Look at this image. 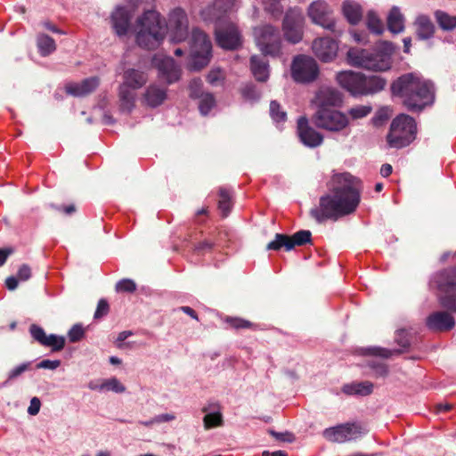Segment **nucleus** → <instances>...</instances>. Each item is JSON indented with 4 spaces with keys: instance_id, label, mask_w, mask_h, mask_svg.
I'll return each instance as SVG.
<instances>
[{
    "instance_id": "2",
    "label": "nucleus",
    "mask_w": 456,
    "mask_h": 456,
    "mask_svg": "<svg viewBox=\"0 0 456 456\" xmlns=\"http://www.w3.org/2000/svg\"><path fill=\"white\" fill-rule=\"evenodd\" d=\"M137 25L136 43L147 50H154L160 45L168 28L172 33V40L175 43L183 42L188 37V18L182 8H175L170 12L168 25L154 10L144 12L138 18Z\"/></svg>"
},
{
    "instance_id": "27",
    "label": "nucleus",
    "mask_w": 456,
    "mask_h": 456,
    "mask_svg": "<svg viewBox=\"0 0 456 456\" xmlns=\"http://www.w3.org/2000/svg\"><path fill=\"white\" fill-rule=\"evenodd\" d=\"M148 74L141 69L131 68L124 71L122 86L137 90L142 88L148 81Z\"/></svg>"
},
{
    "instance_id": "18",
    "label": "nucleus",
    "mask_w": 456,
    "mask_h": 456,
    "mask_svg": "<svg viewBox=\"0 0 456 456\" xmlns=\"http://www.w3.org/2000/svg\"><path fill=\"white\" fill-rule=\"evenodd\" d=\"M236 0H214L213 4L204 9L201 12L205 20L215 23L221 20H230L228 19L235 6Z\"/></svg>"
},
{
    "instance_id": "20",
    "label": "nucleus",
    "mask_w": 456,
    "mask_h": 456,
    "mask_svg": "<svg viewBox=\"0 0 456 456\" xmlns=\"http://www.w3.org/2000/svg\"><path fill=\"white\" fill-rule=\"evenodd\" d=\"M297 134L301 142L309 148H316L323 142L322 134L309 126L305 116L297 119Z\"/></svg>"
},
{
    "instance_id": "14",
    "label": "nucleus",
    "mask_w": 456,
    "mask_h": 456,
    "mask_svg": "<svg viewBox=\"0 0 456 456\" xmlns=\"http://www.w3.org/2000/svg\"><path fill=\"white\" fill-rule=\"evenodd\" d=\"M305 18L297 9H290L284 16L282 28L284 37L291 44H297L303 38Z\"/></svg>"
},
{
    "instance_id": "4",
    "label": "nucleus",
    "mask_w": 456,
    "mask_h": 456,
    "mask_svg": "<svg viewBox=\"0 0 456 456\" xmlns=\"http://www.w3.org/2000/svg\"><path fill=\"white\" fill-rule=\"evenodd\" d=\"M393 44L381 42L373 50L351 47L346 53L348 64L374 71H385L391 68V56L394 53Z\"/></svg>"
},
{
    "instance_id": "38",
    "label": "nucleus",
    "mask_w": 456,
    "mask_h": 456,
    "mask_svg": "<svg viewBox=\"0 0 456 456\" xmlns=\"http://www.w3.org/2000/svg\"><path fill=\"white\" fill-rule=\"evenodd\" d=\"M198 99L200 100L199 110L203 116L208 115L212 108L216 105V99L210 93H206L200 96Z\"/></svg>"
},
{
    "instance_id": "15",
    "label": "nucleus",
    "mask_w": 456,
    "mask_h": 456,
    "mask_svg": "<svg viewBox=\"0 0 456 456\" xmlns=\"http://www.w3.org/2000/svg\"><path fill=\"white\" fill-rule=\"evenodd\" d=\"M307 14L313 23L333 33H337L336 22L332 17V10L324 0L313 2L307 9Z\"/></svg>"
},
{
    "instance_id": "42",
    "label": "nucleus",
    "mask_w": 456,
    "mask_h": 456,
    "mask_svg": "<svg viewBox=\"0 0 456 456\" xmlns=\"http://www.w3.org/2000/svg\"><path fill=\"white\" fill-rule=\"evenodd\" d=\"M100 390H109L116 393H123L126 390L124 385H122L117 378H111L104 380L99 387Z\"/></svg>"
},
{
    "instance_id": "37",
    "label": "nucleus",
    "mask_w": 456,
    "mask_h": 456,
    "mask_svg": "<svg viewBox=\"0 0 456 456\" xmlns=\"http://www.w3.org/2000/svg\"><path fill=\"white\" fill-rule=\"evenodd\" d=\"M364 354L373 355L387 359L394 354H401L403 351L402 349L390 350L380 346H370L363 349Z\"/></svg>"
},
{
    "instance_id": "35",
    "label": "nucleus",
    "mask_w": 456,
    "mask_h": 456,
    "mask_svg": "<svg viewBox=\"0 0 456 456\" xmlns=\"http://www.w3.org/2000/svg\"><path fill=\"white\" fill-rule=\"evenodd\" d=\"M439 305L450 314H456V290L439 292L437 295Z\"/></svg>"
},
{
    "instance_id": "58",
    "label": "nucleus",
    "mask_w": 456,
    "mask_h": 456,
    "mask_svg": "<svg viewBox=\"0 0 456 456\" xmlns=\"http://www.w3.org/2000/svg\"><path fill=\"white\" fill-rule=\"evenodd\" d=\"M40 407H41V402H40L39 398L33 397L30 400V404L28 408V413L29 415L35 416L39 412Z\"/></svg>"
},
{
    "instance_id": "49",
    "label": "nucleus",
    "mask_w": 456,
    "mask_h": 456,
    "mask_svg": "<svg viewBox=\"0 0 456 456\" xmlns=\"http://www.w3.org/2000/svg\"><path fill=\"white\" fill-rule=\"evenodd\" d=\"M270 113L272 118L275 121H285L286 119V112L281 110V105L276 101H272L270 103Z\"/></svg>"
},
{
    "instance_id": "46",
    "label": "nucleus",
    "mask_w": 456,
    "mask_h": 456,
    "mask_svg": "<svg viewBox=\"0 0 456 456\" xmlns=\"http://www.w3.org/2000/svg\"><path fill=\"white\" fill-rule=\"evenodd\" d=\"M371 107L366 105H358L351 108L348 114L353 119H359L368 116L371 112Z\"/></svg>"
},
{
    "instance_id": "12",
    "label": "nucleus",
    "mask_w": 456,
    "mask_h": 456,
    "mask_svg": "<svg viewBox=\"0 0 456 456\" xmlns=\"http://www.w3.org/2000/svg\"><path fill=\"white\" fill-rule=\"evenodd\" d=\"M215 36L217 45L225 50H236L242 44L238 27L231 20L215 23Z\"/></svg>"
},
{
    "instance_id": "29",
    "label": "nucleus",
    "mask_w": 456,
    "mask_h": 456,
    "mask_svg": "<svg viewBox=\"0 0 456 456\" xmlns=\"http://www.w3.org/2000/svg\"><path fill=\"white\" fill-rule=\"evenodd\" d=\"M250 69L255 78L265 82L269 77V66L263 57L253 55L250 58Z\"/></svg>"
},
{
    "instance_id": "19",
    "label": "nucleus",
    "mask_w": 456,
    "mask_h": 456,
    "mask_svg": "<svg viewBox=\"0 0 456 456\" xmlns=\"http://www.w3.org/2000/svg\"><path fill=\"white\" fill-rule=\"evenodd\" d=\"M430 284L438 292H450L456 290V266H449L435 273Z\"/></svg>"
},
{
    "instance_id": "60",
    "label": "nucleus",
    "mask_w": 456,
    "mask_h": 456,
    "mask_svg": "<svg viewBox=\"0 0 456 456\" xmlns=\"http://www.w3.org/2000/svg\"><path fill=\"white\" fill-rule=\"evenodd\" d=\"M31 276L30 267L27 265H22L17 273V277L20 281H28Z\"/></svg>"
},
{
    "instance_id": "52",
    "label": "nucleus",
    "mask_w": 456,
    "mask_h": 456,
    "mask_svg": "<svg viewBox=\"0 0 456 456\" xmlns=\"http://www.w3.org/2000/svg\"><path fill=\"white\" fill-rule=\"evenodd\" d=\"M215 242L210 240H204L193 245L192 250L196 254H204L214 248Z\"/></svg>"
},
{
    "instance_id": "30",
    "label": "nucleus",
    "mask_w": 456,
    "mask_h": 456,
    "mask_svg": "<svg viewBox=\"0 0 456 456\" xmlns=\"http://www.w3.org/2000/svg\"><path fill=\"white\" fill-rule=\"evenodd\" d=\"M134 91V89L128 88L127 86H119L118 98L121 110L130 112L134 109L136 97Z\"/></svg>"
},
{
    "instance_id": "16",
    "label": "nucleus",
    "mask_w": 456,
    "mask_h": 456,
    "mask_svg": "<svg viewBox=\"0 0 456 456\" xmlns=\"http://www.w3.org/2000/svg\"><path fill=\"white\" fill-rule=\"evenodd\" d=\"M151 63L158 69L159 78L164 80L167 85L174 84L180 79L182 69L172 57L154 55Z\"/></svg>"
},
{
    "instance_id": "11",
    "label": "nucleus",
    "mask_w": 456,
    "mask_h": 456,
    "mask_svg": "<svg viewBox=\"0 0 456 456\" xmlns=\"http://www.w3.org/2000/svg\"><path fill=\"white\" fill-rule=\"evenodd\" d=\"M318 76L319 66L314 58L305 54L294 57L291 63V77L294 81L308 84L316 80Z\"/></svg>"
},
{
    "instance_id": "26",
    "label": "nucleus",
    "mask_w": 456,
    "mask_h": 456,
    "mask_svg": "<svg viewBox=\"0 0 456 456\" xmlns=\"http://www.w3.org/2000/svg\"><path fill=\"white\" fill-rule=\"evenodd\" d=\"M417 38L419 40H428L434 37L436 26L431 19L425 14L417 16L413 22Z\"/></svg>"
},
{
    "instance_id": "3",
    "label": "nucleus",
    "mask_w": 456,
    "mask_h": 456,
    "mask_svg": "<svg viewBox=\"0 0 456 456\" xmlns=\"http://www.w3.org/2000/svg\"><path fill=\"white\" fill-rule=\"evenodd\" d=\"M393 96L411 112H420L435 102V86L420 75L411 72L401 75L391 84Z\"/></svg>"
},
{
    "instance_id": "21",
    "label": "nucleus",
    "mask_w": 456,
    "mask_h": 456,
    "mask_svg": "<svg viewBox=\"0 0 456 456\" xmlns=\"http://www.w3.org/2000/svg\"><path fill=\"white\" fill-rule=\"evenodd\" d=\"M426 325L434 332H445L454 328L455 320L452 314L446 311H437L427 317Z\"/></svg>"
},
{
    "instance_id": "44",
    "label": "nucleus",
    "mask_w": 456,
    "mask_h": 456,
    "mask_svg": "<svg viewBox=\"0 0 456 456\" xmlns=\"http://www.w3.org/2000/svg\"><path fill=\"white\" fill-rule=\"evenodd\" d=\"M29 333L34 340L43 346L46 340L48 335H46L45 330L37 324H31L29 326Z\"/></svg>"
},
{
    "instance_id": "62",
    "label": "nucleus",
    "mask_w": 456,
    "mask_h": 456,
    "mask_svg": "<svg viewBox=\"0 0 456 456\" xmlns=\"http://www.w3.org/2000/svg\"><path fill=\"white\" fill-rule=\"evenodd\" d=\"M175 419V415L166 413V414H160L155 418L154 420H151L150 422L143 423L145 426H149L150 424H152L153 422H167L171 421Z\"/></svg>"
},
{
    "instance_id": "10",
    "label": "nucleus",
    "mask_w": 456,
    "mask_h": 456,
    "mask_svg": "<svg viewBox=\"0 0 456 456\" xmlns=\"http://www.w3.org/2000/svg\"><path fill=\"white\" fill-rule=\"evenodd\" d=\"M368 432L369 430L361 424L347 422L325 428L322 432V436L329 442L343 444L354 441Z\"/></svg>"
},
{
    "instance_id": "57",
    "label": "nucleus",
    "mask_w": 456,
    "mask_h": 456,
    "mask_svg": "<svg viewBox=\"0 0 456 456\" xmlns=\"http://www.w3.org/2000/svg\"><path fill=\"white\" fill-rule=\"evenodd\" d=\"M61 365L60 360H43L39 363H37V369H49V370H55Z\"/></svg>"
},
{
    "instance_id": "31",
    "label": "nucleus",
    "mask_w": 456,
    "mask_h": 456,
    "mask_svg": "<svg viewBox=\"0 0 456 456\" xmlns=\"http://www.w3.org/2000/svg\"><path fill=\"white\" fill-rule=\"evenodd\" d=\"M387 28L395 34L401 33L404 29L403 15L396 6H394L389 12L387 17Z\"/></svg>"
},
{
    "instance_id": "64",
    "label": "nucleus",
    "mask_w": 456,
    "mask_h": 456,
    "mask_svg": "<svg viewBox=\"0 0 456 456\" xmlns=\"http://www.w3.org/2000/svg\"><path fill=\"white\" fill-rule=\"evenodd\" d=\"M5 286L9 290H14L18 287V278L10 276L5 280Z\"/></svg>"
},
{
    "instance_id": "1",
    "label": "nucleus",
    "mask_w": 456,
    "mask_h": 456,
    "mask_svg": "<svg viewBox=\"0 0 456 456\" xmlns=\"http://www.w3.org/2000/svg\"><path fill=\"white\" fill-rule=\"evenodd\" d=\"M362 182L349 173L334 175L329 192L319 200V206L310 210V216L318 223L337 221L353 214L361 201Z\"/></svg>"
},
{
    "instance_id": "48",
    "label": "nucleus",
    "mask_w": 456,
    "mask_h": 456,
    "mask_svg": "<svg viewBox=\"0 0 456 456\" xmlns=\"http://www.w3.org/2000/svg\"><path fill=\"white\" fill-rule=\"evenodd\" d=\"M369 367L374 370L375 376L377 378L379 377H387L388 375V367L386 363L379 362L376 361H370L368 363Z\"/></svg>"
},
{
    "instance_id": "61",
    "label": "nucleus",
    "mask_w": 456,
    "mask_h": 456,
    "mask_svg": "<svg viewBox=\"0 0 456 456\" xmlns=\"http://www.w3.org/2000/svg\"><path fill=\"white\" fill-rule=\"evenodd\" d=\"M51 208L56 211L62 212L65 215H69V216L72 215L77 210L74 204H70L68 206H57V205L52 204Z\"/></svg>"
},
{
    "instance_id": "59",
    "label": "nucleus",
    "mask_w": 456,
    "mask_h": 456,
    "mask_svg": "<svg viewBox=\"0 0 456 456\" xmlns=\"http://www.w3.org/2000/svg\"><path fill=\"white\" fill-rule=\"evenodd\" d=\"M134 333L131 330H124L118 333L117 339L115 341L116 346L118 348H123L125 344L124 341Z\"/></svg>"
},
{
    "instance_id": "7",
    "label": "nucleus",
    "mask_w": 456,
    "mask_h": 456,
    "mask_svg": "<svg viewBox=\"0 0 456 456\" xmlns=\"http://www.w3.org/2000/svg\"><path fill=\"white\" fill-rule=\"evenodd\" d=\"M212 57V43L209 37L200 28H193L191 38V59L188 68L199 71L205 68Z\"/></svg>"
},
{
    "instance_id": "47",
    "label": "nucleus",
    "mask_w": 456,
    "mask_h": 456,
    "mask_svg": "<svg viewBox=\"0 0 456 456\" xmlns=\"http://www.w3.org/2000/svg\"><path fill=\"white\" fill-rule=\"evenodd\" d=\"M203 83L200 78H193L189 85L190 97L197 99L205 93L202 90Z\"/></svg>"
},
{
    "instance_id": "53",
    "label": "nucleus",
    "mask_w": 456,
    "mask_h": 456,
    "mask_svg": "<svg viewBox=\"0 0 456 456\" xmlns=\"http://www.w3.org/2000/svg\"><path fill=\"white\" fill-rule=\"evenodd\" d=\"M395 343L403 348H408L411 346L409 333L406 330H398L395 337Z\"/></svg>"
},
{
    "instance_id": "41",
    "label": "nucleus",
    "mask_w": 456,
    "mask_h": 456,
    "mask_svg": "<svg viewBox=\"0 0 456 456\" xmlns=\"http://www.w3.org/2000/svg\"><path fill=\"white\" fill-rule=\"evenodd\" d=\"M367 26H368V28L377 34V35H380L382 34L383 30H384V27H383V23L382 21L378 18V16L372 12H370L368 13V17H367Z\"/></svg>"
},
{
    "instance_id": "8",
    "label": "nucleus",
    "mask_w": 456,
    "mask_h": 456,
    "mask_svg": "<svg viewBox=\"0 0 456 456\" xmlns=\"http://www.w3.org/2000/svg\"><path fill=\"white\" fill-rule=\"evenodd\" d=\"M254 36L257 46L265 55L277 57L281 53V37L278 28L265 24L254 28Z\"/></svg>"
},
{
    "instance_id": "17",
    "label": "nucleus",
    "mask_w": 456,
    "mask_h": 456,
    "mask_svg": "<svg viewBox=\"0 0 456 456\" xmlns=\"http://www.w3.org/2000/svg\"><path fill=\"white\" fill-rule=\"evenodd\" d=\"M312 50L315 57L322 62L333 61L338 52V44L330 37H318L313 41Z\"/></svg>"
},
{
    "instance_id": "55",
    "label": "nucleus",
    "mask_w": 456,
    "mask_h": 456,
    "mask_svg": "<svg viewBox=\"0 0 456 456\" xmlns=\"http://www.w3.org/2000/svg\"><path fill=\"white\" fill-rule=\"evenodd\" d=\"M268 433L278 441L292 443L295 440L294 435L290 432L280 433L269 429Z\"/></svg>"
},
{
    "instance_id": "36",
    "label": "nucleus",
    "mask_w": 456,
    "mask_h": 456,
    "mask_svg": "<svg viewBox=\"0 0 456 456\" xmlns=\"http://www.w3.org/2000/svg\"><path fill=\"white\" fill-rule=\"evenodd\" d=\"M218 196V208L222 213V216L226 217L231 212L232 206L231 192L229 190L222 187L219 189Z\"/></svg>"
},
{
    "instance_id": "33",
    "label": "nucleus",
    "mask_w": 456,
    "mask_h": 456,
    "mask_svg": "<svg viewBox=\"0 0 456 456\" xmlns=\"http://www.w3.org/2000/svg\"><path fill=\"white\" fill-rule=\"evenodd\" d=\"M343 13L350 24H357L362 17V11L358 4L346 1L343 4Z\"/></svg>"
},
{
    "instance_id": "63",
    "label": "nucleus",
    "mask_w": 456,
    "mask_h": 456,
    "mask_svg": "<svg viewBox=\"0 0 456 456\" xmlns=\"http://www.w3.org/2000/svg\"><path fill=\"white\" fill-rule=\"evenodd\" d=\"M242 94L248 99H255L257 96L256 88L252 85L246 86L242 90Z\"/></svg>"
},
{
    "instance_id": "56",
    "label": "nucleus",
    "mask_w": 456,
    "mask_h": 456,
    "mask_svg": "<svg viewBox=\"0 0 456 456\" xmlns=\"http://www.w3.org/2000/svg\"><path fill=\"white\" fill-rule=\"evenodd\" d=\"M223 78V73L220 69H212L207 76V81L212 86L216 85Z\"/></svg>"
},
{
    "instance_id": "5",
    "label": "nucleus",
    "mask_w": 456,
    "mask_h": 456,
    "mask_svg": "<svg viewBox=\"0 0 456 456\" xmlns=\"http://www.w3.org/2000/svg\"><path fill=\"white\" fill-rule=\"evenodd\" d=\"M337 80L341 87L354 96L377 94L382 91L387 85V80L380 76H366L361 72L351 70L338 73Z\"/></svg>"
},
{
    "instance_id": "43",
    "label": "nucleus",
    "mask_w": 456,
    "mask_h": 456,
    "mask_svg": "<svg viewBox=\"0 0 456 456\" xmlns=\"http://www.w3.org/2000/svg\"><path fill=\"white\" fill-rule=\"evenodd\" d=\"M204 427L206 429L219 427L223 425V416L220 412L206 414L204 419Z\"/></svg>"
},
{
    "instance_id": "51",
    "label": "nucleus",
    "mask_w": 456,
    "mask_h": 456,
    "mask_svg": "<svg viewBox=\"0 0 456 456\" xmlns=\"http://www.w3.org/2000/svg\"><path fill=\"white\" fill-rule=\"evenodd\" d=\"M31 362H23L15 368H13L12 370L8 373V378L5 383H7L10 380H13L22 375L25 371L28 370L30 369Z\"/></svg>"
},
{
    "instance_id": "28",
    "label": "nucleus",
    "mask_w": 456,
    "mask_h": 456,
    "mask_svg": "<svg viewBox=\"0 0 456 456\" xmlns=\"http://www.w3.org/2000/svg\"><path fill=\"white\" fill-rule=\"evenodd\" d=\"M374 385L370 381L352 382L342 387V392L347 395H370L373 392Z\"/></svg>"
},
{
    "instance_id": "22",
    "label": "nucleus",
    "mask_w": 456,
    "mask_h": 456,
    "mask_svg": "<svg viewBox=\"0 0 456 456\" xmlns=\"http://www.w3.org/2000/svg\"><path fill=\"white\" fill-rule=\"evenodd\" d=\"M100 85L98 77L85 78L80 83H70L66 86V92L76 97H84L94 92Z\"/></svg>"
},
{
    "instance_id": "54",
    "label": "nucleus",
    "mask_w": 456,
    "mask_h": 456,
    "mask_svg": "<svg viewBox=\"0 0 456 456\" xmlns=\"http://www.w3.org/2000/svg\"><path fill=\"white\" fill-rule=\"evenodd\" d=\"M110 312V305L105 298H101L97 304L94 318L99 320L107 315Z\"/></svg>"
},
{
    "instance_id": "34",
    "label": "nucleus",
    "mask_w": 456,
    "mask_h": 456,
    "mask_svg": "<svg viewBox=\"0 0 456 456\" xmlns=\"http://www.w3.org/2000/svg\"><path fill=\"white\" fill-rule=\"evenodd\" d=\"M37 46L41 56H47L56 50V44L50 36L39 33L37 36Z\"/></svg>"
},
{
    "instance_id": "9",
    "label": "nucleus",
    "mask_w": 456,
    "mask_h": 456,
    "mask_svg": "<svg viewBox=\"0 0 456 456\" xmlns=\"http://www.w3.org/2000/svg\"><path fill=\"white\" fill-rule=\"evenodd\" d=\"M312 122L316 127L330 132H340L349 124L346 114L332 108H318Z\"/></svg>"
},
{
    "instance_id": "32",
    "label": "nucleus",
    "mask_w": 456,
    "mask_h": 456,
    "mask_svg": "<svg viewBox=\"0 0 456 456\" xmlns=\"http://www.w3.org/2000/svg\"><path fill=\"white\" fill-rule=\"evenodd\" d=\"M434 16L439 28L444 31H452L456 28V15H450L448 12L436 10Z\"/></svg>"
},
{
    "instance_id": "40",
    "label": "nucleus",
    "mask_w": 456,
    "mask_h": 456,
    "mask_svg": "<svg viewBox=\"0 0 456 456\" xmlns=\"http://www.w3.org/2000/svg\"><path fill=\"white\" fill-rule=\"evenodd\" d=\"M226 322L235 330L240 329H252L256 330L257 325L242 318L239 317H228Z\"/></svg>"
},
{
    "instance_id": "50",
    "label": "nucleus",
    "mask_w": 456,
    "mask_h": 456,
    "mask_svg": "<svg viewBox=\"0 0 456 456\" xmlns=\"http://www.w3.org/2000/svg\"><path fill=\"white\" fill-rule=\"evenodd\" d=\"M136 289V284L133 280L123 279L116 284V290L118 292L133 293Z\"/></svg>"
},
{
    "instance_id": "13",
    "label": "nucleus",
    "mask_w": 456,
    "mask_h": 456,
    "mask_svg": "<svg viewBox=\"0 0 456 456\" xmlns=\"http://www.w3.org/2000/svg\"><path fill=\"white\" fill-rule=\"evenodd\" d=\"M306 244H312V232L309 230H300L292 235L284 233H276L274 240L266 245V250H281L290 251L295 247H302Z\"/></svg>"
},
{
    "instance_id": "23",
    "label": "nucleus",
    "mask_w": 456,
    "mask_h": 456,
    "mask_svg": "<svg viewBox=\"0 0 456 456\" xmlns=\"http://www.w3.org/2000/svg\"><path fill=\"white\" fill-rule=\"evenodd\" d=\"M342 102V94L332 87H322L316 94L318 108L337 107L339 106Z\"/></svg>"
},
{
    "instance_id": "6",
    "label": "nucleus",
    "mask_w": 456,
    "mask_h": 456,
    "mask_svg": "<svg viewBox=\"0 0 456 456\" xmlns=\"http://www.w3.org/2000/svg\"><path fill=\"white\" fill-rule=\"evenodd\" d=\"M416 134L415 119L407 114H400L393 119L390 125L387 142L391 148L402 149L411 144L415 140Z\"/></svg>"
},
{
    "instance_id": "45",
    "label": "nucleus",
    "mask_w": 456,
    "mask_h": 456,
    "mask_svg": "<svg viewBox=\"0 0 456 456\" xmlns=\"http://www.w3.org/2000/svg\"><path fill=\"white\" fill-rule=\"evenodd\" d=\"M85 329L82 324L77 323L73 325L68 332L69 340L71 343H76L80 341L85 337Z\"/></svg>"
},
{
    "instance_id": "24",
    "label": "nucleus",
    "mask_w": 456,
    "mask_h": 456,
    "mask_svg": "<svg viewBox=\"0 0 456 456\" xmlns=\"http://www.w3.org/2000/svg\"><path fill=\"white\" fill-rule=\"evenodd\" d=\"M167 87L160 86L157 84H151L142 95L143 102L151 108H156L161 105L167 99Z\"/></svg>"
},
{
    "instance_id": "25",
    "label": "nucleus",
    "mask_w": 456,
    "mask_h": 456,
    "mask_svg": "<svg viewBox=\"0 0 456 456\" xmlns=\"http://www.w3.org/2000/svg\"><path fill=\"white\" fill-rule=\"evenodd\" d=\"M130 12L125 7H117L111 14L112 27L119 37L126 35L130 27Z\"/></svg>"
},
{
    "instance_id": "39",
    "label": "nucleus",
    "mask_w": 456,
    "mask_h": 456,
    "mask_svg": "<svg viewBox=\"0 0 456 456\" xmlns=\"http://www.w3.org/2000/svg\"><path fill=\"white\" fill-rule=\"evenodd\" d=\"M44 346H49L53 351L58 352L64 348L65 338L62 336H57L54 334L48 335Z\"/></svg>"
}]
</instances>
